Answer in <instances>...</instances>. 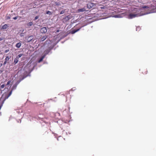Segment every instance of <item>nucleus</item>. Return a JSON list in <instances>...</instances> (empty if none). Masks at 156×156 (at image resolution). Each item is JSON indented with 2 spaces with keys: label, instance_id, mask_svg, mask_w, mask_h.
<instances>
[{
  "label": "nucleus",
  "instance_id": "25",
  "mask_svg": "<svg viewBox=\"0 0 156 156\" xmlns=\"http://www.w3.org/2000/svg\"><path fill=\"white\" fill-rule=\"evenodd\" d=\"M143 8V9H146V8H148V7H147V6H143L142 7Z\"/></svg>",
  "mask_w": 156,
  "mask_h": 156
},
{
  "label": "nucleus",
  "instance_id": "27",
  "mask_svg": "<svg viewBox=\"0 0 156 156\" xmlns=\"http://www.w3.org/2000/svg\"><path fill=\"white\" fill-rule=\"evenodd\" d=\"M7 62V61H5L3 63V65H5L6 64Z\"/></svg>",
  "mask_w": 156,
  "mask_h": 156
},
{
  "label": "nucleus",
  "instance_id": "1",
  "mask_svg": "<svg viewBox=\"0 0 156 156\" xmlns=\"http://www.w3.org/2000/svg\"><path fill=\"white\" fill-rule=\"evenodd\" d=\"M134 11H136V12H134L133 13H131L128 15V18L129 19H131L140 16L141 15L139 13V11L137 10V9H135Z\"/></svg>",
  "mask_w": 156,
  "mask_h": 156
},
{
  "label": "nucleus",
  "instance_id": "7",
  "mask_svg": "<svg viewBox=\"0 0 156 156\" xmlns=\"http://www.w3.org/2000/svg\"><path fill=\"white\" fill-rule=\"evenodd\" d=\"M71 18V16L69 15L67 16L65 18L64 20L66 21H67L69 20Z\"/></svg>",
  "mask_w": 156,
  "mask_h": 156
},
{
  "label": "nucleus",
  "instance_id": "21",
  "mask_svg": "<svg viewBox=\"0 0 156 156\" xmlns=\"http://www.w3.org/2000/svg\"><path fill=\"white\" fill-rule=\"evenodd\" d=\"M12 91H11L9 94L8 95L7 98H8L12 94Z\"/></svg>",
  "mask_w": 156,
  "mask_h": 156
},
{
  "label": "nucleus",
  "instance_id": "22",
  "mask_svg": "<svg viewBox=\"0 0 156 156\" xmlns=\"http://www.w3.org/2000/svg\"><path fill=\"white\" fill-rule=\"evenodd\" d=\"M65 12V10H62V11L60 13V14H63V13H64Z\"/></svg>",
  "mask_w": 156,
  "mask_h": 156
},
{
  "label": "nucleus",
  "instance_id": "5",
  "mask_svg": "<svg viewBox=\"0 0 156 156\" xmlns=\"http://www.w3.org/2000/svg\"><path fill=\"white\" fill-rule=\"evenodd\" d=\"M70 117H66V118H64V119H63L64 120H62V121H63L65 123H67L69 122V121Z\"/></svg>",
  "mask_w": 156,
  "mask_h": 156
},
{
  "label": "nucleus",
  "instance_id": "6",
  "mask_svg": "<svg viewBox=\"0 0 156 156\" xmlns=\"http://www.w3.org/2000/svg\"><path fill=\"white\" fill-rule=\"evenodd\" d=\"M85 11H86V10L84 8L82 9H80L78 10V11L79 12H83Z\"/></svg>",
  "mask_w": 156,
  "mask_h": 156
},
{
  "label": "nucleus",
  "instance_id": "20",
  "mask_svg": "<svg viewBox=\"0 0 156 156\" xmlns=\"http://www.w3.org/2000/svg\"><path fill=\"white\" fill-rule=\"evenodd\" d=\"M44 52H45L44 55H46V54H48V53L49 51L48 50H46Z\"/></svg>",
  "mask_w": 156,
  "mask_h": 156
},
{
  "label": "nucleus",
  "instance_id": "13",
  "mask_svg": "<svg viewBox=\"0 0 156 156\" xmlns=\"http://www.w3.org/2000/svg\"><path fill=\"white\" fill-rule=\"evenodd\" d=\"M45 56V55H43L41 58L39 60V61H38V62H41V61H42L43 59L44 58Z\"/></svg>",
  "mask_w": 156,
  "mask_h": 156
},
{
  "label": "nucleus",
  "instance_id": "31",
  "mask_svg": "<svg viewBox=\"0 0 156 156\" xmlns=\"http://www.w3.org/2000/svg\"><path fill=\"white\" fill-rule=\"evenodd\" d=\"M58 40L56 41V43L55 44H56L57 43H58Z\"/></svg>",
  "mask_w": 156,
  "mask_h": 156
},
{
  "label": "nucleus",
  "instance_id": "3",
  "mask_svg": "<svg viewBox=\"0 0 156 156\" xmlns=\"http://www.w3.org/2000/svg\"><path fill=\"white\" fill-rule=\"evenodd\" d=\"M47 31V29L46 27H43L41 28L40 30V32L42 33H45Z\"/></svg>",
  "mask_w": 156,
  "mask_h": 156
},
{
  "label": "nucleus",
  "instance_id": "29",
  "mask_svg": "<svg viewBox=\"0 0 156 156\" xmlns=\"http://www.w3.org/2000/svg\"><path fill=\"white\" fill-rule=\"evenodd\" d=\"M3 65L2 63H0V68Z\"/></svg>",
  "mask_w": 156,
  "mask_h": 156
},
{
  "label": "nucleus",
  "instance_id": "14",
  "mask_svg": "<svg viewBox=\"0 0 156 156\" xmlns=\"http://www.w3.org/2000/svg\"><path fill=\"white\" fill-rule=\"evenodd\" d=\"M79 30V29H77L76 30H74L72 31V34H74L76 32L78 31V30Z\"/></svg>",
  "mask_w": 156,
  "mask_h": 156
},
{
  "label": "nucleus",
  "instance_id": "33",
  "mask_svg": "<svg viewBox=\"0 0 156 156\" xmlns=\"http://www.w3.org/2000/svg\"><path fill=\"white\" fill-rule=\"evenodd\" d=\"M10 19V17H8V18H7V19Z\"/></svg>",
  "mask_w": 156,
  "mask_h": 156
},
{
  "label": "nucleus",
  "instance_id": "35",
  "mask_svg": "<svg viewBox=\"0 0 156 156\" xmlns=\"http://www.w3.org/2000/svg\"><path fill=\"white\" fill-rule=\"evenodd\" d=\"M68 108H69V107H68Z\"/></svg>",
  "mask_w": 156,
  "mask_h": 156
},
{
  "label": "nucleus",
  "instance_id": "30",
  "mask_svg": "<svg viewBox=\"0 0 156 156\" xmlns=\"http://www.w3.org/2000/svg\"><path fill=\"white\" fill-rule=\"evenodd\" d=\"M3 72V71L0 69V74H1Z\"/></svg>",
  "mask_w": 156,
  "mask_h": 156
},
{
  "label": "nucleus",
  "instance_id": "24",
  "mask_svg": "<svg viewBox=\"0 0 156 156\" xmlns=\"http://www.w3.org/2000/svg\"><path fill=\"white\" fill-rule=\"evenodd\" d=\"M39 16H36L34 18V20H37V19H38L39 18Z\"/></svg>",
  "mask_w": 156,
  "mask_h": 156
},
{
  "label": "nucleus",
  "instance_id": "4",
  "mask_svg": "<svg viewBox=\"0 0 156 156\" xmlns=\"http://www.w3.org/2000/svg\"><path fill=\"white\" fill-rule=\"evenodd\" d=\"M34 38V36L33 35H31L27 37V40L28 42H30Z\"/></svg>",
  "mask_w": 156,
  "mask_h": 156
},
{
  "label": "nucleus",
  "instance_id": "32",
  "mask_svg": "<svg viewBox=\"0 0 156 156\" xmlns=\"http://www.w3.org/2000/svg\"><path fill=\"white\" fill-rule=\"evenodd\" d=\"M3 40V38H0V41H2Z\"/></svg>",
  "mask_w": 156,
  "mask_h": 156
},
{
  "label": "nucleus",
  "instance_id": "11",
  "mask_svg": "<svg viewBox=\"0 0 156 156\" xmlns=\"http://www.w3.org/2000/svg\"><path fill=\"white\" fill-rule=\"evenodd\" d=\"M47 38V36L46 35H45L44 36L42 37H41V40L43 41H44L45 40L46 38Z\"/></svg>",
  "mask_w": 156,
  "mask_h": 156
},
{
  "label": "nucleus",
  "instance_id": "18",
  "mask_svg": "<svg viewBox=\"0 0 156 156\" xmlns=\"http://www.w3.org/2000/svg\"><path fill=\"white\" fill-rule=\"evenodd\" d=\"M46 13L48 14L51 15V12L50 11H48Z\"/></svg>",
  "mask_w": 156,
  "mask_h": 156
},
{
  "label": "nucleus",
  "instance_id": "8",
  "mask_svg": "<svg viewBox=\"0 0 156 156\" xmlns=\"http://www.w3.org/2000/svg\"><path fill=\"white\" fill-rule=\"evenodd\" d=\"M147 71L146 69L145 68L143 69L142 70V73L144 74H146L147 73Z\"/></svg>",
  "mask_w": 156,
  "mask_h": 156
},
{
  "label": "nucleus",
  "instance_id": "10",
  "mask_svg": "<svg viewBox=\"0 0 156 156\" xmlns=\"http://www.w3.org/2000/svg\"><path fill=\"white\" fill-rule=\"evenodd\" d=\"M21 45V43L20 42H19L16 44V47L17 48H19L20 47Z\"/></svg>",
  "mask_w": 156,
  "mask_h": 156
},
{
  "label": "nucleus",
  "instance_id": "12",
  "mask_svg": "<svg viewBox=\"0 0 156 156\" xmlns=\"http://www.w3.org/2000/svg\"><path fill=\"white\" fill-rule=\"evenodd\" d=\"M33 24V23L32 22H29L28 23H27V25L28 27H30V26H32Z\"/></svg>",
  "mask_w": 156,
  "mask_h": 156
},
{
  "label": "nucleus",
  "instance_id": "9",
  "mask_svg": "<svg viewBox=\"0 0 156 156\" xmlns=\"http://www.w3.org/2000/svg\"><path fill=\"white\" fill-rule=\"evenodd\" d=\"M8 27V26L7 24H5L2 27L1 29H7Z\"/></svg>",
  "mask_w": 156,
  "mask_h": 156
},
{
  "label": "nucleus",
  "instance_id": "2",
  "mask_svg": "<svg viewBox=\"0 0 156 156\" xmlns=\"http://www.w3.org/2000/svg\"><path fill=\"white\" fill-rule=\"evenodd\" d=\"M95 5V4L91 2H89L87 4V8L90 9L92 7Z\"/></svg>",
  "mask_w": 156,
  "mask_h": 156
},
{
  "label": "nucleus",
  "instance_id": "28",
  "mask_svg": "<svg viewBox=\"0 0 156 156\" xmlns=\"http://www.w3.org/2000/svg\"><path fill=\"white\" fill-rule=\"evenodd\" d=\"M17 17H18V16H16V17L13 18V19L15 20H16L17 18Z\"/></svg>",
  "mask_w": 156,
  "mask_h": 156
},
{
  "label": "nucleus",
  "instance_id": "17",
  "mask_svg": "<svg viewBox=\"0 0 156 156\" xmlns=\"http://www.w3.org/2000/svg\"><path fill=\"white\" fill-rule=\"evenodd\" d=\"M18 61L17 58H15L14 60V62L15 64H16L18 62Z\"/></svg>",
  "mask_w": 156,
  "mask_h": 156
},
{
  "label": "nucleus",
  "instance_id": "16",
  "mask_svg": "<svg viewBox=\"0 0 156 156\" xmlns=\"http://www.w3.org/2000/svg\"><path fill=\"white\" fill-rule=\"evenodd\" d=\"M5 85L4 84L2 85L0 87V89H3L5 87Z\"/></svg>",
  "mask_w": 156,
  "mask_h": 156
},
{
  "label": "nucleus",
  "instance_id": "15",
  "mask_svg": "<svg viewBox=\"0 0 156 156\" xmlns=\"http://www.w3.org/2000/svg\"><path fill=\"white\" fill-rule=\"evenodd\" d=\"M10 58V57H9V56H7L5 59V61H8V60H9V59Z\"/></svg>",
  "mask_w": 156,
  "mask_h": 156
},
{
  "label": "nucleus",
  "instance_id": "34",
  "mask_svg": "<svg viewBox=\"0 0 156 156\" xmlns=\"http://www.w3.org/2000/svg\"><path fill=\"white\" fill-rule=\"evenodd\" d=\"M56 32H58V30H56Z\"/></svg>",
  "mask_w": 156,
  "mask_h": 156
},
{
  "label": "nucleus",
  "instance_id": "19",
  "mask_svg": "<svg viewBox=\"0 0 156 156\" xmlns=\"http://www.w3.org/2000/svg\"><path fill=\"white\" fill-rule=\"evenodd\" d=\"M23 55L22 54H20L19 55L17 56V58H19L20 57H21Z\"/></svg>",
  "mask_w": 156,
  "mask_h": 156
},
{
  "label": "nucleus",
  "instance_id": "26",
  "mask_svg": "<svg viewBox=\"0 0 156 156\" xmlns=\"http://www.w3.org/2000/svg\"><path fill=\"white\" fill-rule=\"evenodd\" d=\"M9 49H7L5 51V53H6L9 51Z\"/></svg>",
  "mask_w": 156,
  "mask_h": 156
},
{
  "label": "nucleus",
  "instance_id": "23",
  "mask_svg": "<svg viewBox=\"0 0 156 156\" xmlns=\"http://www.w3.org/2000/svg\"><path fill=\"white\" fill-rule=\"evenodd\" d=\"M11 80H9V81H8V82L7 83V84H6V85H9L10 84V83H11Z\"/></svg>",
  "mask_w": 156,
  "mask_h": 156
}]
</instances>
